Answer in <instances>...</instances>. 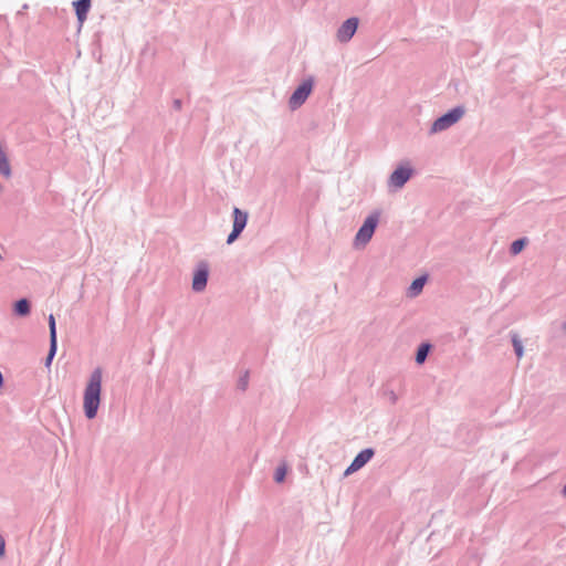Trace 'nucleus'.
Here are the masks:
<instances>
[{"mask_svg": "<svg viewBox=\"0 0 566 566\" xmlns=\"http://www.w3.org/2000/svg\"><path fill=\"white\" fill-rule=\"evenodd\" d=\"M103 371L94 369L83 392V410L87 419H94L101 405Z\"/></svg>", "mask_w": 566, "mask_h": 566, "instance_id": "f257e3e1", "label": "nucleus"}, {"mask_svg": "<svg viewBox=\"0 0 566 566\" xmlns=\"http://www.w3.org/2000/svg\"><path fill=\"white\" fill-rule=\"evenodd\" d=\"M464 115V108L463 107H455L448 112L447 114L442 115L441 117L437 118L434 123L432 124L431 132L438 133L442 132L453 124H455L458 120L461 119V117Z\"/></svg>", "mask_w": 566, "mask_h": 566, "instance_id": "f03ea898", "label": "nucleus"}, {"mask_svg": "<svg viewBox=\"0 0 566 566\" xmlns=\"http://www.w3.org/2000/svg\"><path fill=\"white\" fill-rule=\"evenodd\" d=\"M378 223V216L371 214L369 216L364 224L358 230L356 237H355V244L356 245H365L369 240L371 239L374 231Z\"/></svg>", "mask_w": 566, "mask_h": 566, "instance_id": "7ed1b4c3", "label": "nucleus"}, {"mask_svg": "<svg viewBox=\"0 0 566 566\" xmlns=\"http://www.w3.org/2000/svg\"><path fill=\"white\" fill-rule=\"evenodd\" d=\"M312 87H313V81L312 80L304 81L294 91V93L290 97V106H291V108L294 109V108L300 107L306 101L308 95L311 94Z\"/></svg>", "mask_w": 566, "mask_h": 566, "instance_id": "20e7f679", "label": "nucleus"}, {"mask_svg": "<svg viewBox=\"0 0 566 566\" xmlns=\"http://www.w3.org/2000/svg\"><path fill=\"white\" fill-rule=\"evenodd\" d=\"M248 221V214L241 211L239 208L233 210V229L227 239V243L231 244L240 235L245 228Z\"/></svg>", "mask_w": 566, "mask_h": 566, "instance_id": "39448f33", "label": "nucleus"}, {"mask_svg": "<svg viewBox=\"0 0 566 566\" xmlns=\"http://www.w3.org/2000/svg\"><path fill=\"white\" fill-rule=\"evenodd\" d=\"M374 455L373 449H365L360 451L354 461L350 463V465L346 469L345 475H349L359 469H361Z\"/></svg>", "mask_w": 566, "mask_h": 566, "instance_id": "423d86ee", "label": "nucleus"}, {"mask_svg": "<svg viewBox=\"0 0 566 566\" xmlns=\"http://www.w3.org/2000/svg\"><path fill=\"white\" fill-rule=\"evenodd\" d=\"M358 27V20L356 18H350L346 20L337 31V39L340 42H347L355 34Z\"/></svg>", "mask_w": 566, "mask_h": 566, "instance_id": "0eeeda50", "label": "nucleus"}, {"mask_svg": "<svg viewBox=\"0 0 566 566\" xmlns=\"http://www.w3.org/2000/svg\"><path fill=\"white\" fill-rule=\"evenodd\" d=\"M49 328H50V350L46 357V366H49L56 353L57 342H56V326L55 318L53 314L49 315Z\"/></svg>", "mask_w": 566, "mask_h": 566, "instance_id": "6e6552de", "label": "nucleus"}, {"mask_svg": "<svg viewBox=\"0 0 566 566\" xmlns=\"http://www.w3.org/2000/svg\"><path fill=\"white\" fill-rule=\"evenodd\" d=\"M411 176V169L400 167L396 169L391 176H390V185H392L396 188H401L410 178Z\"/></svg>", "mask_w": 566, "mask_h": 566, "instance_id": "1a4fd4ad", "label": "nucleus"}, {"mask_svg": "<svg viewBox=\"0 0 566 566\" xmlns=\"http://www.w3.org/2000/svg\"><path fill=\"white\" fill-rule=\"evenodd\" d=\"M73 4L78 22L83 24L91 8V0H77Z\"/></svg>", "mask_w": 566, "mask_h": 566, "instance_id": "9d476101", "label": "nucleus"}, {"mask_svg": "<svg viewBox=\"0 0 566 566\" xmlns=\"http://www.w3.org/2000/svg\"><path fill=\"white\" fill-rule=\"evenodd\" d=\"M208 270L206 268L199 269L192 280V289L195 291H202L207 285Z\"/></svg>", "mask_w": 566, "mask_h": 566, "instance_id": "9b49d317", "label": "nucleus"}, {"mask_svg": "<svg viewBox=\"0 0 566 566\" xmlns=\"http://www.w3.org/2000/svg\"><path fill=\"white\" fill-rule=\"evenodd\" d=\"M14 311L18 315H28L30 313V304L25 298H22L15 303Z\"/></svg>", "mask_w": 566, "mask_h": 566, "instance_id": "f8f14e48", "label": "nucleus"}, {"mask_svg": "<svg viewBox=\"0 0 566 566\" xmlns=\"http://www.w3.org/2000/svg\"><path fill=\"white\" fill-rule=\"evenodd\" d=\"M426 279L424 277H418L416 279L411 285H410V293L412 295H417L421 292L423 285H424Z\"/></svg>", "mask_w": 566, "mask_h": 566, "instance_id": "ddd939ff", "label": "nucleus"}, {"mask_svg": "<svg viewBox=\"0 0 566 566\" xmlns=\"http://www.w3.org/2000/svg\"><path fill=\"white\" fill-rule=\"evenodd\" d=\"M429 345H421L417 352L416 361L422 364L428 355Z\"/></svg>", "mask_w": 566, "mask_h": 566, "instance_id": "4468645a", "label": "nucleus"}, {"mask_svg": "<svg viewBox=\"0 0 566 566\" xmlns=\"http://www.w3.org/2000/svg\"><path fill=\"white\" fill-rule=\"evenodd\" d=\"M526 244V239H520V240H515L512 245H511V252L512 254H518L525 247Z\"/></svg>", "mask_w": 566, "mask_h": 566, "instance_id": "2eb2a0df", "label": "nucleus"}, {"mask_svg": "<svg viewBox=\"0 0 566 566\" xmlns=\"http://www.w3.org/2000/svg\"><path fill=\"white\" fill-rule=\"evenodd\" d=\"M286 472H287V468L285 464H282L280 465L276 471H275V474H274V480L277 482V483H282L285 479V475H286Z\"/></svg>", "mask_w": 566, "mask_h": 566, "instance_id": "dca6fc26", "label": "nucleus"}, {"mask_svg": "<svg viewBox=\"0 0 566 566\" xmlns=\"http://www.w3.org/2000/svg\"><path fill=\"white\" fill-rule=\"evenodd\" d=\"M513 346H514V349H515V353H516V356L518 358H521L523 356V346H522V343L520 342V339L514 336L513 339Z\"/></svg>", "mask_w": 566, "mask_h": 566, "instance_id": "f3484780", "label": "nucleus"}, {"mask_svg": "<svg viewBox=\"0 0 566 566\" xmlns=\"http://www.w3.org/2000/svg\"><path fill=\"white\" fill-rule=\"evenodd\" d=\"M6 551V542L4 538L0 535V557L4 555Z\"/></svg>", "mask_w": 566, "mask_h": 566, "instance_id": "a211bd4d", "label": "nucleus"}, {"mask_svg": "<svg viewBox=\"0 0 566 566\" xmlns=\"http://www.w3.org/2000/svg\"><path fill=\"white\" fill-rule=\"evenodd\" d=\"M563 493L566 496V485L564 486Z\"/></svg>", "mask_w": 566, "mask_h": 566, "instance_id": "6ab92c4d", "label": "nucleus"}]
</instances>
